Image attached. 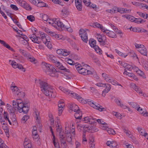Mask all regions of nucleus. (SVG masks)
Listing matches in <instances>:
<instances>
[{
  "instance_id": "20",
  "label": "nucleus",
  "mask_w": 148,
  "mask_h": 148,
  "mask_svg": "<svg viewBox=\"0 0 148 148\" xmlns=\"http://www.w3.org/2000/svg\"><path fill=\"white\" fill-rule=\"evenodd\" d=\"M40 0H38L36 4L37 6L38 7H45L48 8V5L46 3L43 1H40Z\"/></svg>"
},
{
  "instance_id": "24",
  "label": "nucleus",
  "mask_w": 148,
  "mask_h": 148,
  "mask_svg": "<svg viewBox=\"0 0 148 148\" xmlns=\"http://www.w3.org/2000/svg\"><path fill=\"white\" fill-rule=\"evenodd\" d=\"M80 110H79V111H76L75 114L74 116L76 119L80 121L81 119L82 116V114L81 111H80Z\"/></svg>"
},
{
  "instance_id": "48",
  "label": "nucleus",
  "mask_w": 148,
  "mask_h": 148,
  "mask_svg": "<svg viewBox=\"0 0 148 148\" xmlns=\"http://www.w3.org/2000/svg\"><path fill=\"white\" fill-rule=\"evenodd\" d=\"M12 104L13 108L14 109H17V110L18 106L17 105H18V104H17L16 101H15L13 100V101Z\"/></svg>"
},
{
  "instance_id": "7",
  "label": "nucleus",
  "mask_w": 148,
  "mask_h": 148,
  "mask_svg": "<svg viewBox=\"0 0 148 148\" xmlns=\"http://www.w3.org/2000/svg\"><path fill=\"white\" fill-rule=\"evenodd\" d=\"M16 2L21 6L23 7L26 10H31L32 8L25 1L23 0H17Z\"/></svg>"
},
{
  "instance_id": "13",
  "label": "nucleus",
  "mask_w": 148,
  "mask_h": 148,
  "mask_svg": "<svg viewBox=\"0 0 148 148\" xmlns=\"http://www.w3.org/2000/svg\"><path fill=\"white\" fill-rule=\"evenodd\" d=\"M11 89L12 91L14 92L17 93V95H20V94H22V96L21 97H24V93L23 92H21L20 90L18 88V87L16 86H11Z\"/></svg>"
},
{
  "instance_id": "34",
  "label": "nucleus",
  "mask_w": 148,
  "mask_h": 148,
  "mask_svg": "<svg viewBox=\"0 0 148 148\" xmlns=\"http://www.w3.org/2000/svg\"><path fill=\"white\" fill-rule=\"evenodd\" d=\"M70 26L69 23L68 22H66L64 24L62 23L61 28L63 29H65L67 28H68Z\"/></svg>"
},
{
  "instance_id": "12",
  "label": "nucleus",
  "mask_w": 148,
  "mask_h": 148,
  "mask_svg": "<svg viewBox=\"0 0 148 148\" xmlns=\"http://www.w3.org/2000/svg\"><path fill=\"white\" fill-rule=\"evenodd\" d=\"M57 53L60 55L66 56L70 53V52L68 51L66 49H59L56 50Z\"/></svg>"
},
{
  "instance_id": "43",
  "label": "nucleus",
  "mask_w": 148,
  "mask_h": 148,
  "mask_svg": "<svg viewBox=\"0 0 148 148\" xmlns=\"http://www.w3.org/2000/svg\"><path fill=\"white\" fill-rule=\"evenodd\" d=\"M115 51L116 53H118V54L120 56L123 57L124 58H125L127 56V55L126 54H124L123 53L119 51L117 49H115Z\"/></svg>"
},
{
  "instance_id": "54",
  "label": "nucleus",
  "mask_w": 148,
  "mask_h": 148,
  "mask_svg": "<svg viewBox=\"0 0 148 148\" xmlns=\"http://www.w3.org/2000/svg\"><path fill=\"white\" fill-rule=\"evenodd\" d=\"M83 1L84 4L86 6H89L90 3V0H83Z\"/></svg>"
},
{
  "instance_id": "10",
  "label": "nucleus",
  "mask_w": 148,
  "mask_h": 148,
  "mask_svg": "<svg viewBox=\"0 0 148 148\" xmlns=\"http://www.w3.org/2000/svg\"><path fill=\"white\" fill-rule=\"evenodd\" d=\"M9 62H12L11 64L14 68L15 69L18 68L19 69L21 70L23 72L25 71V69L23 67L21 64H18L14 61H12L11 60H10Z\"/></svg>"
},
{
  "instance_id": "60",
  "label": "nucleus",
  "mask_w": 148,
  "mask_h": 148,
  "mask_svg": "<svg viewBox=\"0 0 148 148\" xmlns=\"http://www.w3.org/2000/svg\"><path fill=\"white\" fill-rule=\"evenodd\" d=\"M5 47H6L9 50H11L12 51H14V49L12 47H11L8 44L6 43V44L4 46Z\"/></svg>"
},
{
  "instance_id": "40",
  "label": "nucleus",
  "mask_w": 148,
  "mask_h": 148,
  "mask_svg": "<svg viewBox=\"0 0 148 148\" xmlns=\"http://www.w3.org/2000/svg\"><path fill=\"white\" fill-rule=\"evenodd\" d=\"M27 19L29 21L33 22L35 21V18L34 17L33 15H29L27 16Z\"/></svg>"
},
{
  "instance_id": "6",
  "label": "nucleus",
  "mask_w": 148,
  "mask_h": 148,
  "mask_svg": "<svg viewBox=\"0 0 148 148\" xmlns=\"http://www.w3.org/2000/svg\"><path fill=\"white\" fill-rule=\"evenodd\" d=\"M75 67L78 72L80 74L84 75H86L87 70L82 67L81 65L79 64H75Z\"/></svg>"
},
{
  "instance_id": "49",
  "label": "nucleus",
  "mask_w": 148,
  "mask_h": 148,
  "mask_svg": "<svg viewBox=\"0 0 148 148\" xmlns=\"http://www.w3.org/2000/svg\"><path fill=\"white\" fill-rule=\"evenodd\" d=\"M107 132L108 133L110 134H115V131L112 129H108V130H107Z\"/></svg>"
},
{
  "instance_id": "18",
  "label": "nucleus",
  "mask_w": 148,
  "mask_h": 148,
  "mask_svg": "<svg viewBox=\"0 0 148 148\" xmlns=\"http://www.w3.org/2000/svg\"><path fill=\"white\" fill-rule=\"evenodd\" d=\"M131 86L132 88L137 92L140 95H142L143 94V92L141 90V89L139 87L136 86V85L134 84H131Z\"/></svg>"
},
{
  "instance_id": "23",
  "label": "nucleus",
  "mask_w": 148,
  "mask_h": 148,
  "mask_svg": "<svg viewBox=\"0 0 148 148\" xmlns=\"http://www.w3.org/2000/svg\"><path fill=\"white\" fill-rule=\"evenodd\" d=\"M106 144L107 145L110 147H116L117 144V143L115 141H107Z\"/></svg>"
},
{
  "instance_id": "28",
  "label": "nucleus",
  "mask_w": 148,
  "mask_h": 148,
  "mask_svg": "<svg viewBox=\"0 0 148 148\" xmlns=\"http://www.w3.org/2000/svg\"><path fill=\"white\" fill-rule=\"evenodd\" d=\"M18 51L22 55L26 58L29 54L25 51L20 48L19 49Z\"/></svg>"
},
{
  "instance_id": "61",
  "label": "nucleus",
  "mask_w": 148,
  "mask_h": 148,
  "mask_svg": "<svg viewBox=\"0 0 148 148\" xmlns=\"http://www.w3.org/2000/svg\"><path fill=\"white\" fill-rule=\"evenodd\" d=\"M139 69H138V67H137L135 65H133L132 67V71H134L136 72L137 73V71H138V70Z\"/></svg>"
},
{
  "instance_id": "51",
  "label": "nucleus",
  "mask_w": 148,
  "mask_h": 148,
  "mask_svg": "<svg viewBox=\"0 0 148 148\" xmlns=\"http://www.w3.org/2000/svg\"><path fill=\"white\" fill-rule=\"evenodd\" d=\"M59 69H60L61 70H64L65 71H66L68 72H69L70 71L69 69H67L62 65L60 66V67Z\"/></svg>"
},
{
  "instance_id": "42",
  "label": "nucleus",
  "mask_w": 148,
  "mask_h": 148,
  "mask_svg": "<svg viewBox=\"0 0 148 148\" xmlns=\"http://www.w3.org/2000/svg\"><path fill=\"white\" fill-rule=\"evenodd\" d=\"M132 66H131L129 64H126L125 65L124 67L125 68V70L126 69H127L128 70L130 71H132Z\"/></svg>"
},
{
  "instance_id": "64",
  "label": "nucleus",
  "mask_w": 148,
  "mask_h": 148,
  "mask_svg": "<svg viewBox=\"0 0 148 148\" xmlns=\"http://www.w3.org/2000/svg\"><path fill=\"white\" fill-rule=\"evenodd\" d=\"M10 6L11 8H12L13 10L15 11L17 10H18V8L17 7L14 5L11 4Z\"/></svg>"
},
{
  "instance_id": "16",
  "label": "nucleus",
  "mask_w": 148,
  "mask_h": 148,
  "mask_svg": "<svg viewBox=\"0 0 148 148\" xmlns=\"http://www.w3.org/2000/svg\"><path fill=\"white\" fill-rule=\"evenodd\" d=\"M69 107L71 110L75 112L79 111V110H80L78 106L74 103L70 104L69 105Z\"/></svg>"
},
{
  "instance_id": "17",
  "label": "nucleus",
  "mask_w": 148,
  "mask_h": 148,
  "mask_svg": "<svg viewBox=\"0 0 148 148\" xmlns=\"http://www.w3.org/2000/svg\"><path fill=\"white\" fill-rule=\"evenodd\" d=\"M75 3L77 10L79 11H81L82 8V0H75Z\"/></svg>"
},
{
  "instance_id": "26",
  "label": "nucleus",
  "mask_w": 148,
  "mask_h": 148,
  "mask_svg": "<svg viewBox=\"0 0 148 148\" xmlns=\"http://www.w3.org/2000/svg\"><path fill=\"white\" fill-rule=\"evenodd\" d=\"M26 58H27L29 61L32 62L33 63L36 64V60L33 56L30 55L29 53L28 55V56Z\"/></svg>"
},
{
  "instance_id": "32",
  "label": "nucleus",
  "mask_w": 148,
  "mask_h": 148,
  "mask_svg": "<svg viewBox=\"0 0 148 148\" xmlns=\"http://www.w3.org/2000/svg\"><path fill=\"white\" fill-rule=\"evenodd\" d=\"M111 87V86L110 84H106V88L103 90V92H105V93H108L110 90Z\"/></svg>"
},
{
  "instance_id": "5",
  "label": "nucleus",
  "mask_w": 148,
  "mask_h": 148,
  "mask_svg": "<svg viewBox=\"0 0 148 148\" xmlns=\"http://www.w3.org/2000/svg\"><path fill=\"white\" fill-rule=\"evenodd\" d=\"M79 33L83 41L85 43H87L88 41V38L86 31L83 29H81L79 30Z\"/></svg>"
},
{
  "instance_id": "38",
  "label": "nucleus",
  "mask_w": 148,
  "mask_h": 148,
  "mask_svg": "<svg viewBox=\"0 0 148 148\" xmlns=\"http://www.w3.org/2000/svg\"><path fill=\"white\" fill-rule=\"evenodd\" d=\"M137 73L140 76L143 77V78H146V76L144 73L140 70H138Z\"/></svg>"
},
{
  "instance_id": "35",
  "label": "nucleus",
  "mask_w": 148,
  "mask_h": 148,
  "mask_svg": "<svg viewBox=\"0 0 148 148\" xmlns=\"http://www.w3.org/2000/svg\"><path fill=\"white\" fill-rule=\"evenodd\" d=\"M96 103H95L92 101H90L88 102L89 104L92 107L95 108L96 109L97 108V106H98V104Z\"/></svg>"
},
{
  "instance_id": "25",
  "label": "nucleus",
  "mask_w": 148,
  "mask_h": 148,
  "mask_svg": "<svg viewBox=\"0 0 148 148\" xmlns=\"http://www.w3.org/2000/svg\"><path fill=\"white\" fill-rule=\"evenodd\" d=\"M2 127L6 134V135L8 136L9 135V129L8 128L7 124L5 123H2Z\"/></svg>"
},
{
  "instance_id": "46",
  "label": "nucleus",
  "mask_w": 148,
  "mask_h": 148,
  "mask_svg": "<svg viewBox=\"0 0 148 148\" xmlns=\"http://www.w3.org/2000/svg\"><path fill=\"white\" fill-rule=\"evenodd\" d=\"M96 86L99 87H105L106 86V83H103L101 82H99L95 84Z\"/></svg>"
},
{
  "instance_id": "41",
  "label": "nucleus",
  "mask_w": 148,
  "mask_h": 148,
  "mask_svg": "<svg viewBox=\"0 0 148 148\" xmlns=\"http://www.w3.org/2000/svg\"><path fill=\"white\" fill-rule=\"evenodd\" d=\"M137 13L139 15L140 17H142L145 19V18L146 16L147 15V14L145 13H142L140 12H138Z\"/></svg>"
},
{
  "instance_id": "30",
  "label": "nucleus",
  "mask_w": 148,
  "mask_h": 148,
  "mask_svg": "<svg viewBox=\"0 0 148 148\" xmlns=\"http://www.w3.org/2000/svg\"><path fill=\"white\" fill-rule=\"evenodd\" d=\"M122 16L126 18L129 19V20L131 22H134L135 18L134 17L130 15H123Z\"/></svg>"
},
{
  "instance_id": "36",
  "label": "nucleus",
  "mask_w": 148,
  "mask_h": 148,
  "mask_svg": "<svg viewBox=\"0 0 148 148\" xmlns=\"http://www.w3.org/2000/svg\"><path fill=\"white\" fill-rule=\"evenodd\" d=\"M95 143L94 142V140L93 139L90 140L89 145L90 148H95Z\"/></svg>"
},
{
  "instance_id": "33",
  "label": "nucleus",
  "mask_w": 148,
  "mask_h": 148,
  "mask_svg": "<svg viewBox=\"0 0 148 148\" xmlns=\"http://www.w3.org/2000/svg\"><path fill=\"white\" fill-rule=\"evenodd\" d=\"M65 61L67 63L71 65H73L75 66V64H78L77 63H75L74 62L72 61L71 59L69 58H66L65 59Z\"/></svg>"
},
{
  "instance_id": "55",
  "label": "nucleus",
  "mask_w": 148,
  "mask_h": 148,
  "mask_svg": "<svg viewBox=\"0 0 148 148\" xmlns=\"http://www.w3.org/2000/svg\"><path fill=\"white\" fill-rule=\"evenodd\" d=\"M125 8H117V11L121 14L124 13Z\"/></svg>"
},
{
  "instance_id": "37",
  "label": "nucleus",
  "mask_w": 148,
  "mask_h": 148,
  "mask_svg": "<svg viewBox=\"0 0 148 148\" xmlns=\"http://www.w3.org/2000/svg\"><path fill=\"white\" fill-rule=\"evenodd\" d=\"M145 21L144 20L141 19L140 18H135L134 22L136 23H143L145 22Z\"/></svg>"
},
{
  "instance_id": "27",
  "label": "nucleus",
  "mask_w": 148,
  "mask_h": 148,
  "mask_svg": "<svg viewBox=\"0 0 148 148\" xmlns=\"http://www.w3.org/2000/svg\"><path fill=\"white\" fill-rule=\"evenodd\" d=\"M106 34L107 35L109 36L110 37L114 38L116 37V34L115 33L113 32L109 31L108 30V32H107Z\"/></svg>"
},
{
  "instance_id": "45",
  "label": "nucleus",
  "mask_w": 148,
  "mask_h": 148,
  "mask_svg": "<svg viewBox=\"0 0 148 148\" xmlns=\"http://www.w3.org/2000/svg\"><path fill=\"white\" fill-rule=\"evenodd\" d=\"M101 25L100 24L98 23L97 22L95 23H92V25L91 26L95 28H99L101 26Z\"/></svg>"
},
{
  "instance_id": "62",
  "label": "nucleus",
  "mask_w": 148,
  "mask_h": 148,
  "mask_svg": "<svg viewBox=\"0 0 148 148\" xmlns=\"http://www.w3.org/2000/svg\"><path fill=\"white\" fill-rule=\"evenodd\" d=\"M134 45L135 46L136 48H138V49H139V48H141L142 47H143V46H144L143 45H140L137 44L136 43H135Z\"/></svg>"
},
{
  "instance_id": "63",
  "label": "nucleus",
  "mask_w": 148,
  "mask_h": 148,
  "mask_svg": "<svg viewBox=\"0 0 148 148\" xmlns=\"http://www.w3.org/2000/svg\"><path fill=\"white\" fill-rule=\"evenodd\" d=\"M3 115L4 118L6 120L7 119H8V114L7 112L5 111L4 112Z\"/></svg>"
},
{
  "instance_id": "1",
  "label": "nucleus",
  "mask_w": 148,
  "mask_h": 148,
  "mask_svg": "<svg viewBox=\"0 0 148 148\" xmlns=\"http://www.w3.org/2000/svg\"><path fill=\"white\" fill-rule=\"evenodd\" d=\"M39 84L41 90L46 96L53 98L56 97L55 90L47 82L39 80Z\"/></svg>"
},
{
  "instance_id": "14",
  "label": "nucleus",
  "mask_w": 148,
  "mask_h": 148,
  "mask_svg": "<svg viewBox=\"0 0 148 148\" xmlns=\"http://www.w3.org/2000/svg\"><path fill=\"white\" fill-rule=\"evenodd\" d=\"M31 142L28 138H25L24 141V146L25 148H33L31 143Z\"/></svg>"
},
{
  "instance_id": "29",
  "label": "nucleus",
  "mask_w": 148,
  "mask_h": 148,
  "mask_svg": "<svg viewBox=\"0 0 148 148\" xmlns=\"http://www.w3.org/2000/svg\"><path fill=\"white\" fill-rule=\"evenodd\" d=\"M97 39H98V41L101 44L103 45H104L105 43V42L103 40L100 34H97Z\"/></svg>"
},
{
  "instance_id": "56",
  "label": "nucleus",
  "mask_w": 148,
  "mask_h": 148,
  "mask_svg": "<svg viewBox=\"0 0 148 148\" xmlns=\"http://www.w3.org/2000/svg\"><path fill=\"white\" fill-rule=\"evenodd\" d=\"M97 108L96 109L100 111L105 110V109L104 108H102V106H100L99 104H98Z\"/></svg>"
},
{
  "instance_id": "47",
  "label": "nucleus",
  "mask_w": 148,
  "mask_h": 148,
  "mask_svg": "<svg viewBox=\"0 0 148 148\" xmlns=\"http://www.w3.org/2000/svg\"><path fill=\"white\" fill-rule=\"evenodd\" d=\"M58 106V108H64V102L62 101H60L59 102Z\"/></svg>"
},
{
  "instance_id": "31",
  "label": "nucleus",
  "mask_w": 148,
  "mask_h": 148,
  "mask_svg": "<svg viewBox=\"0 0 148 148\" xmlns=\"http://www.w3.org/2000/svg\"><path fill=\"white\" fill-rule=\"evenodd\" d=\"M137 130H138V132H139L140 134L142 136H144L145 134H146V132H145L144 129H142L139 127H137Z\"/></svg>"
},
{
  "instance_id": "52",
  "label": "nucleus",
  "mask_w": 148,
  "mask_h": 148,
  "mask_svg": "<svg viewBox=\"0 0 148 148\" xmlns=\"http://www.w3.org/2000/svg\"><path fill=\"white\" fill-rule=\"evenodd\" d=\"M16 101L17 104H18V105H17L18 106V108H20L19 105H20V104H22V106H23V105H24V103H22V101L20 99H17Z\"/></svg>"
},
{
  "instance_id": "44",
  "label": "nucleus",
  "mask_w": 148,
  "mask_h": 148,
  "mask_svg": "<svg viewBox=\"0 0 148 148\" xmlns=\"http://www.w3.org/2000/svg\"><path fill=\"white\" fill-rule=\"evenodd\" d=\"M3 141L0 138V148H7V146L3 144Z\"/></svg>"
},
{
  "instance_id": "22",
  "label": "nucleus",
  "mask_w": 148,
  "mask_h": 148,
  "mask_svg": "<svg viewBox=\"0 0 148 148\" xmlns=\"http://www.w3.org/2000/svg\"><path fill=\"white\" fill-rule=\"evenodd\" d=\"M80 125L81 126H80V127L81 128H83L84 129L85 128H86L88 130H89V131L91 130V131H90V132H94L98 131V130L96 128H95V127H86L84 125Z\"/></svg>"
},
{
  "instance_id": "3",
  "label": "nucleus",
  "mask_w": 148,
  "mask_h": 148,
  "mask_svg": "<svg viewBox=\"0 0 148 148\" xmlns=\"http://www.w3.org/2000/svg\"><path fill=\"white\" fill-rule=\"evenodd\" d=\"M43 64L46 68V73L47 74L52 77H58V72L52 65L45 62Z\"/></svg>"
},
{
  "instance_id": "58",
  "label": "nucleus",
  "mask_w": 148,
  "mask_h": 148,
  "mask_svg": "<svg viewBox=\"0 0 148 148\" xmlns=\"http://www.w3.org/2000/svg\"><path fill=\"white\" fill-rule=\"evenodd\" d=\"M47 23H48L49 24H51L52 26H55V23H53V19L52 20L50 19H48L47 21Z\"/></svg>"
},
{
  "instance_id": "21",
  "label": "nucleus",
  "mask_w": 148,
  "mask_h": 148,
  "mask_svg": "<svg viewBox=\"0 0 148 148\" xmlns=\"http://www.w3.org/2000/svg\"><path fill=\"white\" fill-rule=\"evenodd\" d=\"M47 58L49 60H51L53 63H55L57 61L56 57L52 55H47Z\"/></svg>"
},
{
  "instance_id": "59",
  "label": "nucleus",
  "mask_w": 148,
  "mask_h": 148,
  "mask_svg": "<svg viewBox=\"0 0 148 148\" xmlns=\"http://www.w3.org/2000/svg\"><path fill=\"white\" fill-rule=\"evenodd\" d=\"M93 60H94V62L98 66L100 65V62L96 57Z\"/></svg>"
},
{
  "instance_id": "9",
  "label": "nucleus",
  "mask_w": 148,
  "mask_h": 148,
  "mask_svg": "<svg viewBox=\"0 0 148 148\" xmlns=\"http://www.w3.org/2000/svg\"><path fill=\"white\" fill-rule=\"evenodd\" d=\"M83 121L85 123L90 124L96 123V119L92 116H90L89 117L88 116L85 117L83 119Z\"/></svg>"
},
{
  "instance_id": "53",
  "label": "nucleus",
  "mask_w": 148,
  "mask_h": 148,
  "mask_svg": "<svg viewBox=\"0 0 148 148\" xmlns=\"http://www.w3.org/2000/svg\"><path fill=\"white\" fill-rule=\"evenodd\" d=\"M53 142L55 146V148H60L59 143L58 142H56V140H53Z\"/></svg>"
},
{
  "instance_id": "8",
  "label": "nucleus",
  "mask_w": 148,
  "mask_h": 148,
  "mask_svg": "<svg viewBox=\"0 0 148 148\" xmlns=\"http://www.w3.org/2000/svg\"><path fill=\"white\" fill-rule=\"evenodd\" d=\"M89 43L91 47H93L97 53H99V54H101V52L102 51V50L98 46L96 45V41L95 40H89Z\"/></svg>"
},
{
  "instance_id": "15",
  "label": "nucleus",
  "mask_w": 148,
  "mask_h": 148,
  "mask_svg": "<svg viewBox=\"0 0 148 148\" xmlns=\"http://www.w3.org/2000/svg\"><path fill=\"white\" fill-rule=\"evenodd\" d=\"M69 12L68 7L63 8L61 11V15L63 17H66L69 15Z\"/></svg>"
},
{
  "instance_id": "50",
  "label": "nucleus",
  "mask_w": 148,
  "mask_h": 148,
  "mask_svg": "<svg viewBox=\"0 0 148 148\" xmlns=\"http://www.w3.org/2000/svg\"><path fill=\"white\" fill-rule=\"evenodd\" d=\"M10 108H8V111L10 113L14 114L17 109H14V108H13L12 107H10Z\"/></svg>"
},
{
  "instance_id": "39",
  "label": "nucleus",
  "mask_w": 148,
  "mask_h": 148,
  "mask_svg": "<svg viewBox=\"0 0 148 148\" xmlns=\"http://www.w3.org/2000/svg\"><path fill=\"white\" fill-rule=\"evenodd\" d=\"M137 110L139 112L140 114H143V115H145L146 113L147 114V112H144L143 110L140 107H139L138 108Z\"/></svg>"
},
{
  "instance_id": "11",
  "label": "nucleus",
  "mask_w": 148,
  "mask_h": 148,
  "mask_svg": "<svg viewBox=\"0 0 148 148\" xmlns=\"http://www.w3.org/2000/svg\"><path fill=\"white\" fill-rule=\"evenodd\" d=\"M29 37L31 39L33 42L38 44L41 43V39L40 37L37 36L33 34L32 36H29Z\"/></svg>"
},
{
  "instance_id": "19",
  "label": "nucleus",
  "mask_w": 148,
  "mask_h": 148,
  "mask_svg": "<svg viewBox=\"0 0 148 148\" xmlns=\"http://www.w3.org/2000/svg\"><path fill=\"white\" fill-rule=\"evenodd\" d=\"M138 51L142 55L145 56H147V49L144 46H143V47L139 48V49H138Z\"/></svg>"
},
{
  "instance_id": "57",
  "label": "nucleus",
  "mask_w": 148,
  "mask_h": 148,
  "mask_svg": "<svg viewBox=\"0 0 148 148\" xmlns=\"http://www.w3.org/2000/svg\"><path fill=\"white\" fill-rule=\"evenodd\" d=\"M29 118V116L27 115L24 116L22 119V120L25 122Z\"/></svg>"
},
{
  "instance_id": "2",
  "label": "nucleus",
  "mask_w": 148,
  "mask_h": 148,
  "mask_svg": "<svg viewBox=\"0 0 148 148\" xmlns=\"http://www.w3.org/2000/svg\"><path fill=\"white\" fill-rule=\"evenodd\" d=\"M60 88L61 91L67 94L70 95L71 96L73 97L74 98L76 99L82 103L85 104L86 102V101L84 100L80 95L73 91H70L69 90L62 87H60Z\"/></svg>"
},
{
  "instance_id": "4",
  "label": "nucleus",
  "mask_w": 148,
  "mask_h": 148,
  "mask_svg": "<svg viewBox=\"0 0 148 148\" xmlns=\"http://www.w3.org/2000/svg\"><path fill=\"white\" fill-rule=\"evenodd\" d=\"M23 104L22 106V104H20V108H17V110L20 113L23 112L24 114H27L29 109V104L28 103H25Z\"/></svg>"
}]
</instances>
